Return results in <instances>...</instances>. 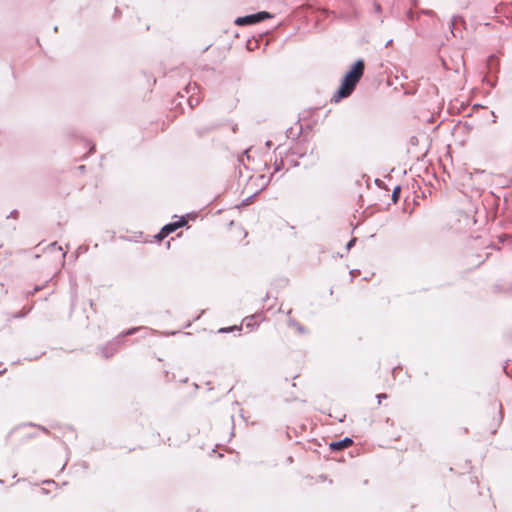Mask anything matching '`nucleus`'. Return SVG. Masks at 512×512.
Wrapping results in <instances>:
<instances>
[{"label":"nucleus","mask_w":512,"mask_h":512,"mask_svg":"<svg viewBox=\"0 0 512 512\" xmlns=\"http://www.w3.org/2000/svg\"><path fill=\"white\" fill-rule=\"evenodd\" d=\"M364 69L365 62L362 59L357 60L351 66L350 70L344 75L339 89L332 97L334 102H339L352 94L364 74Z\"/></svg>","instance_id":"1"},{"label":"nucleus","mask_w":512,"mask_h":512,"mask_svg":"<svg viewBox=\"0 0 512 512\" xmlns=\"http://www.w3.org/2000/svg\"><path fill=\"white\" fill-rule=\"evenodd\" d=\"M187 224V220L184 217H181L178 221L169 223L165 225L156 238L160 241L166 238L170 233L176 231L178 228H181Z\"/></svg>","instance_id":"2"},{"label":"nucleus","mask_w":512,"mask_h":512,"mask_svg":"<svg viewBox=\"0 0 512 512\" xmlns=\"http://www.w3.org/2000/svg\"><path fill=\"white\" fill-rule=\"evenodd\" d=\"M219 127L220 125L217 123H203L196 128L195 133L199 138H208Z\"/></svg>","instance_id":"3"},{"label":"nucleus","mask_w":512,"mask_h":512,"mask_svg":"<svg viewBox=\"0 0 512 512\" xmlns=\"http://www.w3.org/2000/svg\"><path fill=\"white\" fill-rule=\"evenodd\" d=\"M352 444L353 441L350 438L346 437L342 440L331 442L329 444V447L333 451H341L350 447Z\"/></svg>","instance_id":"4"},{"label":"nucleus","mask_w":512,"mask_h":512,"mask_svg":"<svg viewBox=\"0 0 512 512\" xmlns=\"http://www.w3.org/2000/svg\"><path fill=\"white\" fill-rule=\"evenodd\" d=\"M257 22H258L257 14L241 17L236 20V24H238V25L254 24Z\"/></svg>","instance_id":"5"},{"label":"nucleus","mask_w":512,"mask_h":512,"mask_svg":"<svg viewBox=\"0 0 512 512\" xmlns=\"http://www.w3.org/2000/svg\"><path fill=\"white\" fill-rule=\"evenodd\" d=\"M292 326L295 328V330L301 334H308V329L306 327H304L303 325H301L300 323L298 322H292Z\"/></svg>","instance_id":"6"},{"label":"nucleus","mask_w":512,"mask_h":512,"mask_svg":"<svg viewBox=\"0 0 512 512\" xmlns=\"http://www.w3.org/2000/svg\"><path fill=\"white\" fill-rule=\"evenodd\" d=\"M400 192H401V187L400 186H396L394 189H393V192H392V201L394 203H397L399 198H400Z\"/></svg>","instance_id":"7"},{"label":"nucleus","mask_w":512,"mask_h":512,"mask_svg":"<svg viewBox=\"0 0 512 512\" xmlns=\"http://www.w3.org/2000/svg\"><path fill=\"white\" fill-rule=\"evenodd\" d=\"M236 329H238V327H237V326H231V327H227V328H220V329L218 330V332H219V333H227V332L234 331V330H236Z\"/></svg>","instance_id":"8"},{"label":"nucleus","mask_w":512,"mask_h":512,"mask_svg":"<svg viewBox=\"0 0 512 512\" xmlns=\"http://www.w3.org/2000/svg\"><path fill=\"white\" fill-rule=\"evenodd\" d=\"M268 17H269V13H267V12H259V13H257L258 22H260V21H262V20H264V19H266Z\"/></svg>","instance_id":"9"},{"label":"nucleus","mask_w":512,"mask_h":512,"mask_svg":"<svg viewBox=\"0 0 512 512\" xmlns=\"http://www.w3.org/2000/svg\"><path fill=\"white\" fill-rule=\"evenodd\" d=\"M137 330H138V328L129 329L128 331L124 332L123 335L124 336L131 335V334L135 333Z\"/></svg>","instance_id":"10"},{"label":"nucleus","mask_w":512,"mask_h":512,"mask_svg":"<svg viewBox=\"0 0 512 512\" xmlns=\"http://www.w3.org/2000/svg\"><path fill=\"white\" fill-rule=\"evenodd\" d=\"M408 17H409L411 20H414V19L419 20V15L417 14V15H416V17H414V13H413L412 11H410V12L408 13Z\"/></svg>","instance_id":"11"},{"label":"nucleus","mask_w":512,"mask_h":512,"mask_svg":"<svg viewBox=\"0 0 512 512\" xmlns=\"http://www.w3.org/2000/svg\"><path fill=\"white\" fill-rule=\"evenodd\" d=\"M377 397L379 399V403H381V400H384V398H387V395L386 394H379Z\"/></svg>","instance_id":"12"},{"label":"nucleus","mask_w":512,"mask_h":512,"mask_svg":"<svg viewBox=\"0 0 512 512\" xmlns=\"http://www.w3.org/2000/svg\"><path fill=\"white\" fill-rule=\"evenodd\" d=\"M426 14L429 16H434V13L432 11H428V12H426Z\"/></svg>","instance_id":"13"},{"label":"nucleus","mask_w":512,"mask_h":512,"mask_svg":"<svg viewBox=\"0 0 512 512\" xmlns=\"http://www.w3.org/2000/svg\"><path fill=\"white\" fill-rule=\"evenodd\" d=\"M503 7H505V8H512V6H509V5H504Z\"/></svg>","instance_id":"14"}]
</instances>
